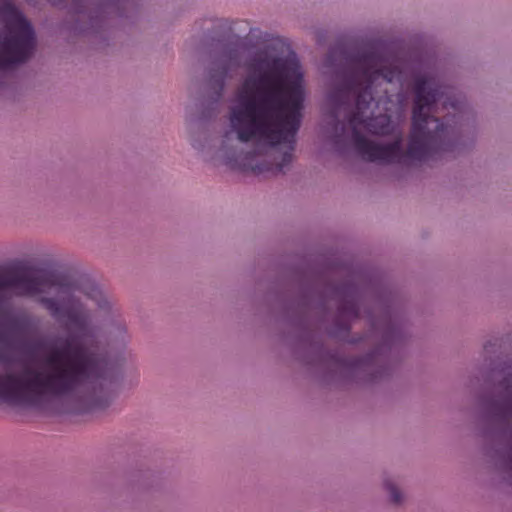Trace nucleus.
Masks as SVG:
<instances>
[{
    "label": "nucleus",
    "instance_id": "obj_4",
    "mask_svg": "<svg viewBox=\"0 0 512 512\" xmlns=\"http://www.w3.org/2000/svg\"><path fill=\"white\" fill-rule=\"evenodd\" d=\"M5 35L0 38V69L27 61L35 48V32L30 22L11 3L2 7Z\"/></svg>",
    "mask_w": 512,
    "mask_h": 512
},
{
    "label": "nucleus",
    "instance_id": "obj_10",
    "mask_svg": "<svg viewBox=\"0 0 512 512\" xmlns=\"http://www.w3.org/2000/svg\"><path fill=\"white\" fill-rule=\"evenodd\" d=\"M386 489L390 493L391 500L394 503H399L401 501V493H400V491L397 489V487L395 485H393L390 482H387L386 483Z\"/></svg>",
    "mask_w": 512,
    "mask_h": 512
},
{
    "label": "nucleus",
    "instance_id": "obj_8",
    "mask_svg": "<svg viewBox=\"0 0 512 512\" xmlns=\"http://www.w3.org/2000/svg\"><path fill=\"white\" fill-rule=\"evenodd\" d=\"M83 293L88 298L94 300L100 309H106L109 307V302L104 296L102 290L95 284H89L81 288Z\"/></svg>",
    "mask_w": 512,
    "mask_h": 512
},
{
    "label": "nucleus",
    "instance_id": "obj_6",
    "mask_svg": "<svg viewBox=\"0 0 512 512\" xmlns=\"http://www.w3.org/2000/svg\"><path fill=\"white\" fill-rule=\"evenodd\" d=\"M60 286L65 292H72L71 286L62 283L60 278L51 272L30 275L27 272H2L0 270V290L13 289L21 295L34 296L46 288Z\"/></svg>",
    "mask_w": 512,
    "mask_h": 512
},
{
    "label": "nucleus",
    "instance_id": "obj_12",
    "mask_svg": "<svg viewBox=\"0 0 512 512\" xmlns=\"http://www.w3.org/2000/svg\"><path fill=\"white\" fill-rule=\"evenodd\" d=\"M226 74H227V71H226V69H224V70L221 72V74H220V76H219V79H217V80H216V81H217V83H218V85H219V89H220V91H222V90H223L224 80H225ZM220 94H221V92H219V95H220Z\"/></svg>",
    "mask_w": 512,
    "mask_h": 512
},
{
    "label": "nucleus",
    "instance_id": "obj_9",
    "mask_svg": "<svg viewBox=\"0 0 512 512\" xmlns=\"http://www.w3.org/2000/svg\"><path fill=\"white\" fill-rule=\"evenodd\" d=\"M341 314H347L350 317L358 316V308L354 301H347L340 307Z\"/></svg>",
    "mask_w": 512,
    "mask_h": 512
},
{
    "label": "nucleus",
    "instance_id": "obj_11",
    "mask_svg": "<svg viewBox=\"0 0 512 512\" xmlns=\"http://www.w3.org/2000/svg\"><path fill=\"white\" fill-rule=\"evenodd\" d=\"M10 323L12 324L13 328L17 331L23 330L25 326V319L24 318H12L10 320Z\"/></svg>",
    "mask_w": 512,
    "mask_h": 512
},
{
    "label": "nucleus",
    "instance_id": "obj_1",
    "mask_svg": "<svg viewBox=\"0 0 512 512\" xmlns=\"http://www.w3.org/2000/svg\"><path fill=\"white\" fill-rule=\"evenodd\" d=\"M400 74L394 60L372 47L348 57L341 83L328 96L333 105L331 117L335 130L340 125L341 134L344 133L345 124L338 120L343 114L352 130L356 151L369 162L407 164L425 161L437 140L445 134L443 129H438L436 119L429 120L435 95L425 96L426 81L422 78H416L413 86L412 127L406 150L402 148L403 133L392 123L390 116L368 117L373 103L380 107L382 103L391 102L386 86L399 79Z\"/></svg>",
    "mask_w": 512,
    "mask_h": 512
},
{
    "label": "nucleus",
    "instance_id": "obj_2",
    "mask_svg": "<svg viewBox=\"0 0 512 512\" xmlns=\"http://www.w3.org/2000/svg\"><path fill=\"white\" fill-rule=\"evenodd\" d=\"M238 92L230 122L241 142H256L243 169L281 172L292 160L306 97L304 75L295 56L258 58Z\"/></svg>",
    "mask_w": 512,
    "mask_h": 512
},
{
    "label": "nucleus",
    "instance_id": "obj_7",
    "mask_svg": "<svg viewBox=\"0 0 512 512\" xmlns=\"http://www.w3.org/2000/svg\"><path fill=\"white\" fill-rule=\"evenodd\" d=\"M41 301L53 317L66 318L71 326L78 329L86 326L89 314L79 300L70 298L60 303L53 298H43Z\"/></svg>",
    "mask_w": 512,
    "mask_h": 512
},
{
    "label": "nucleus",
    "instance_id": "obj_3",
    "mask_svg": "<svg viewBox=\"0 0 512 512\" xmlns=\"http://www.w3.org/2000/svg\"><path fill=\"white\" fill-rule=\"evenodd\" d=\"M46 365L47 372L25 366L18 373L0 374V401L35 405L44 397L66 395L85 387L89 393L86 411L108 406L114 369L105 357L70 337L51 350Z\"/></svg>",
    "mask_w": 512,
    "mask_h": 512
},
{
    "label": "nucleus",
    "instance_id": "obj_5",
    "mask_svg": "<svg viewBox=\"0 0 512 512\" xmlns=\"http://www.w3.org/2000/svg\"><path fill=\"white\" fill-rule=\"evenodd\" d=\"M418 78H422L426 81L425 96L429 97L432 94L435 95V101L432 104V111L428 113L429 120L436 119L439 124L438 129H443L445 131L443 137L437 140V144L429 153V158H431L434 154L441 151L451 150L453 147L454 128L450 124H444L438 117H436L438 103H442L444 109H453L455 113L462 112L463 103L451 95V90L449 88L440 85L435 79L427 78L425 76H419ZM453 117H456V114H453Z\"/></svg>",
    "mask_w": 512,
    "mask_h": 512
}]
</instances>
